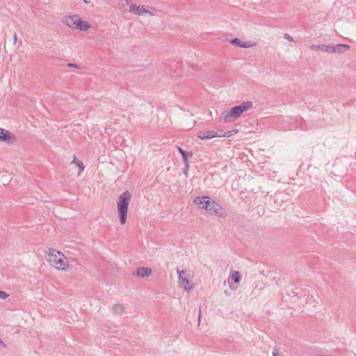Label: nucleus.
I'll return each instance as SVG.
<instances>
[{"mask_svg": "<svg viewBox=\"0 0 356 356\" xmlns=\"http://www.w3.org/2000/svg\"><path fill=\"white\" fill-rule=\"evenodd\" d=\"M273 356H280V353H279V350L277 348H274L273 350Z\"/></svg>", "mask_w": 356, "mask_h": 356, "instance_id": "393cba45", "label": "nucleus"}, {"mask_svg": "<svg viewBox=\"0 0 356 356\" xmlns=\"http://www.w3.org/2000/svg\"><path fill=\"white\" fill-rule=\"evenodd\" d=\"M90 27V25L88 22L86 21H82L79 17L78 20H76V25L75 29H79L80 31H86Z\"/></svg>", "mask_w": 356, "mask_h": 356, "instance_id": "2eb2a0df", "label": "nucleus"}, {"mask_svg": "<svg viewBox=\"0 0 356 356\" xmlns=\"http://www.w3.org/2000/svg\"><path fill=\"white\" fill-rule=\"evenodd\" d=\"M241 45L242 48H249L253 47L254 43H252V42H243Z\"/></svg>", "mask_w": 356, "mask_h": 356, "instance_id": "412c9836", "label": "nucleus"}, {"mask_svg": "<svg viewBox=\"0 0 356 356\" xmlns=\"http://www.w3.org/2000/svg\"><path fill=\"white\" fill-rule=\"evenodd\" d=\"M210 202L209 197H197L194 200V202L198 206L199 208L202 209H206L208 207L209 202Z\"/></svg>", "mask_w": 356, "mask_h": 356, "instance_id": "6e6552de", "label": "nucleus"}, {"mask_svg": "<svg viewBox=\"0 0 356 356\" xmlns=\"http://www.w3.org/2000/svg\"><path fill=\"white\" fill-rule=\"evenodd\" d=\"M8 294L3 291H0V299L5 300L8 297Z\"/></svg>", "mask_w": 356, "mask_h": 356, "instance_id": "5701e85b", "label": "nucleus"}, {"mask_svg": "<svg viewBox=\"0 0 356 356\" xmlns=\"http://www.w3.org/2000/svg\"><path fill=\"white\" fill-rule=\"evenodd\" d=\"M343 48H345L346 49H349L350 46L348 44H339L337 45H330L331 51H330V53H342L343 51Z\"/></svg>", "mask_w": 356, "mask_h": 356, "instance_id": "ddd939ff", "label": "nucleus"}, {"mask_svg": "<svg viewBox=\"0 0 356 356\" xmlns=\"http://www.w3.org/2000/svg\"><path fill=\"white\" fill-rule=\"evenodd\" d=\"M67 66L70 67L79 68V67H78L77 64H76V63H68Z\"/></svg>", "mask_w": 356, "mask_h": 356, "instance_id": "a878e982", "label": "nucleus"}, {"mask_svg": "<svg viewBox=\"0 0 356 356\" xmlns=\"http://www.w3.org/2000/svg\"><path fill=\"white\" fill-rule=\"evenodd\" d=\"M131 198V194L129 191L123 192L118 197L117 206L121 225H124L127 222L128 206Z\"/></svg>", "mask_w": 356, "mask_h": 356, "instance_id": "f257e3e1", "label": "nucleus"}, {"mask_svg": "<svg viewBox=\"0 0 356 356\" xmlns=\"http://www.w3.org/2000/svg\"><path fill=\"white\" fill-rule=\"evenodd\" d=\"M129 12L138 15L147 14L145 6H137L136 4L129 5Z\"/></svg>", "mask_w": 356, "mask_h": 356, "instance_id": "1a4fd4ad", "label": "nucleus"}, {"mask_svg": "<svg viewBox=\"0 0 356 356\" xmlns=\"http://www.w3.org/2000/svg\"><path fill=\"white\" fill-rule=\"evenodd\" d=\"M177 273L178 275L179 284H180L181 287H182L185 291H190L193 289V284L186 277L187 271L180 270L179 268H177Z\"/></svg>", "mask_w": 356, "mask_h": 356, "instance_id": "7ed1b4c3", "label": "nucleus"}, {"mask_svg": "<svg viewBox=\"0 0 356 356\" xmlns=\"http://www.w3.org/2000/svg\"><path fill=\"white\" fill-rule=\"evenodd\" d=\"M207 211L211 215L215 214L220 217H223L225 216L224 209L219 204L216 203L213 200H210V202H209Z\"/></svg>", "mask_w": 356, "mask_h": 356, "instance_id": "20e7f679", "label": "nucleus"}, {"mask_svg": "<svg viewBox=\"0 0 356 356\" xmlns=\"http://www.w3.org/2000/svg\"><path fill=\"white\" fill-rule=\"evenodd\" d=\"M241 113L250 109L253 106V103L250 101H247L241 103L239 106H237Z\"/></svg>", "mask_w": 356, "mask_h": 356, "instance_id": "dca6fc26", "label": "nucleus"}, {"mask_svg": "<svg viewBox=\"0 0 356 356\" xmlns=\"http://www.w3.org/2000/svg\"><path fill=\"white\" fill-rule=\"evenodd\" d=\"M218 134H225L221 130H219L218 132H217ZM226 134H228V132H227Z\"/></svg>", "mask_w": 356, "mask_h": 356, "instance_id": "c85d7f7f", "label": "nucleus"}, {"mask_svg": "<svg viewBox=\"0 0 356 356\" xmlns=\"http://www.w3.org/2000/svg\"><path fill=\"white\" fill-rule=\"evenodd\" d=\"M231 277L235 283H238L241 279L240 273L238 271H234L231 274Z\"/></svg>", "mask_w": 356, "mask_h": 356, "instance_id": "a211bd4d", "label": "nucleus"}, {"mask_svg": "<svg viewBox=\"0 0 356 356\" xmlns=\"http://www.w3.org/2000/svg\"><path fill=\"white\" fill-rule=\"evenodd\" d=\"M241 114L238 107L237 106H234L223 113L222 120L225 122H227L229 121V118L237 119Z\"/></svg>", "mask_w": 356, "mask_h": 356, "instance_id": "39448f33", "label": "nucleus"}, {"mask_svg": "<svg viewBox=\"0 0 356 356\" xmlns=\"http://www.w3.org/2000/svg\"><path fill=\"white\" fill-rule=\"evenodd\" d=\"M237 132L236 130L228 131V134H218L214 131H208L206 136H202V140L211 139L214 137H230Z\"/></svg>", "mask_w": 356, "mask_h": 356, "instance_id": "0eeeda50", "label": "nucleus"}, {"mask_svg": "<svg viewBox=\"0 0 356 356\" xmlns=\"http://www.w3.org/2000/svg\"><path fill=\"white\" fill-rule=\"evenodd\" d=\"M207 134H204V133H200L199 135H198V138H200V139H202V136H206Z\"/></svg>", "mask_w": 356, "mask_h": 356, "instance_id": "cd10ccee", "label": "nucleus"}, {"mask_svg": "<svg viewBox=\"0 0 356 356\" xmlns=\"http://www.w3.org/2000/svg\"><path fill=\"white\" fill-rule=\"evenodd\" d=\"M49 261L58 270H65L68 267V261L65 255L55 249H49Z\"/></svg>", "mask_w": 356, "mask_h": 356, "instance_id": "f03ea898", "label": "nucleus"}, {"mask_svg": "<svg viewBox=\"0 0 356 356\" xmlns=\"http://www.w3.org/2000/svg\"><path fill=\"white\" fill-rule=\"evenodd\" d=\"M242 42H243L240 39H238L237 38L232 39L231 41H230V43L232 44L235 45L236 47H241Z\"/></svg>", "mask_w": 356, "mask_h": 356, "instance_id": "aec40b11", "label": "nucleus"}, {"mask_svg": "<svg viewBox=\"0 0 356 356\" xmlns=\"http://www.w3.org/2000/svg\"><path fill=\"white\" fill-rule=\"evenodd\" d=\"M72 163L76 164V165L78 166V168L79 169V173L81 172H82L85 168V165H84L83 163L80 161H77L76 156L74 157V159Z\"/></svg>", "mask_w": 356, "mask_h": 356, "instance_id": "6ab92c4d", "label": "nucleus"}, {"mask_svg": "<svg viewBox=\"0 0 356 356\" xmlns=\"http://www.w3.org/2000/svg\"><path fill=\"white\" fill-rule=\"evenodd\" d=\"M146 11H147V13H149V14H150L152 15H154L156 13H157L156 8H155L154 7H149V9L146 8Z\"/></svg>", "mask_w": 356, "mask_h": 356, "instance_id": "4be33fe9", "label": "nucleus"}, {"mask_svg": "<svg viewBox=\"0 0 356 356\" xmlns=\"http://www.w3.org/2000/svg\"><path fill=\"white\" fill-rule=\"evenodd\" d=\"M152 274V269L146 267L138 268L134 275L140 277H147Z\"/></svg>", "mask_w": 356, "mask_h": 356, "instance_id": "f8f14e48", "label": "nucleus"}, {"mask_svg": "<svg viewBox=\"0 0 356 356\" xmlns=\"http://www.w3.org/2000/svg\"><path fill=\"white\" fill-rule=\"evenodd\" d=\"M78 18L79 17L77 15L66 16L63 18V22L67 26L75 29Z\"/></svg>", "mask_w": 356, "mask_h": 356, "instance_id": "9d476101", "label": "nucleus"}, {"mask_svg": "<svg viewBox=\"0 0 356 356\" xmlns=\"http://www.w3.org/2000/svg\"><path fill=\"white\" fill-rule=\"evenodd\" d=\"M125 312V307L123 305L115 304L113 306V312L118 315H121Z\"/></svg>", "mask_w": 356, "mask_h": 356, "instance_id": "f3484780", "label": "nucleus"}, {"mask_svg": "<svg viewBox=\"0 0 356 356\" xmlns=\"http://www.w3.org/2000/svg\"><path fill=\"white\" fill-rule=\"evenodd\" d=\"M177 149H178L179 152L181 154V156L183 158V161H184V163L185 165V168H186L185 174H186V170L189 168V162H188V156H191L193 155V154H192V152H189V153L186 152L185 150H184L180 147H177Z\"/></svg>", "mask_w": 356, "mask_h": 356, "instance_id": "9b49d317", "label": "nucleus"}, {"mask_svg": "<svg viewBox=\"0 0 356 356\" xmlns=\"http://www.w3.org/2000/svg\"><path fill=\"white\" fill-rule=\"evenodd\" d=\"M15 136L8 130L0 128V141L10 144L14 142Z\"/></svg>", "mask_w": 356, "mask_h": 356, "instance_id": "423d86ee", "label": "nucleus"}, {"mask_svg": "<svg viewBox=\"0 0 356 356\" xmlns=\"http://www.w3.org/2000/svg\"><path fill=\"white\" fill-rule=\"evenodd\" d=\"M284 38L289 41H293V38L290 36L288 33H284Z\"/></svg>", "mask_w": 356, "mask_h": 356, "instance_id": "b1692460", "label": "nucleus"}, {"mask_svg": "<svg viewBox=\"0 0 356 356\" xmlns=\"http://www.w3.org/2000/svg\"><path fill=\"white\" fill-rule=\"evenodd\" d=\"M310 49L316 51H321L323 52H329L331 51L330 45L327 44H312Z\"/></svg>", "mask_w": 356, "mask_h": 356, "instance_id": "4468645a", "label": "nucleus"}, {"mask_svg": "<svg viewBox=\"0 0 356 356\" xmlns=\"http://www.w3.org/2000/svg\"><path fill=\"white\" fill-rule=\"evenodd\" d=\"M17 33H14V35H13V43L15 44L17 42Z\"/></svg>", "mask_w": 356, "mask_h": 356, "instance_id": "bb28decb", "label": "nucleus"}]
</instances>
